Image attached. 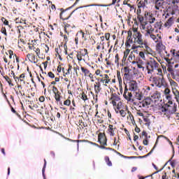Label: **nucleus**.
<instances>
[{
  "label": "nucleus",
  "instance_id": "34",
  "mask_svg": "<svg viewBox=\"0 0 179 179\" xmlns=\"http://www.w3.org/2000/svg\"><path fill=\"white\" fill-rule=\"evenodd\" d=\"M143 45H144L145 48V50L148 53L150 54V52H152V48H150V47H149V45H148V43L145 41L144 42V44H143Z\"/></svg>",
  "mask_w": 179,
  "mask_h": 179
},
{
  "label": "nucleus",
  "instance_id": "47",
  "mask_svg": "<svg viewBox=\"0 0 179 179\" xmlns=\"http://www.w3.org/2000/svg\"><path fill=\"white\" fill-rule=\"evenodd\" d=\"M115 64L120 65V55L118 54H116L115 56Z\"/></svg>",
  "mask_w": 179,
  "mask_h": 179
},
{
  "label": "nucleus",
  "instance_id": "48",
  "mask_svg": "<svg viewBox=\"0 0 179 179\" xmlns=\"http://www.w3.org/2000/svg\"><path fill=\"white\" fill-rule=\"evenodd\" d=\"M27 57L28 58L29 61H30V62H33V58H34V55L28 53L27 55Z\"/></svg>",
  "mask_w": 179,
  "mask_h": 179
},
{
  "label": "nucleus",
  "instance_id": "37",
  "mask_svg": "<svg viewBox=\"0 0 179 179\" xmlns=\"http://www.w3.org/2000/svg\"><path fill=\"white\" fill-rule=\"evenodd\" d=\"M77 36H78V37H82V38H83L84 40H87L85 32H83V31L82 30L78 31Z\"/></svg>",
  "mask_w": 179,
  "mask_h": 179
},
{
  "label": "nucleus",
  "instance_id": "49",
  "mask_svg": "<svg viewBox=\"0 0 179 179\" xmlns=\"http://www.w3.org/2000/svg\"><path fill=\"white\" fill-rule=\"evenodd\" d=\"M137 19H138V22H140V23H143V20H145L143 15H142L141 14L137 15Z\"/></svg>",
  "mask_w": 179,
  "mask_h": 179
},
{
  "label": "nucleus",
  "instance_id": "9",
  "mask_svg": "<svg viewBox=\"0 0 179 179\" xmlns=\"http://www.w3.org/2000/svg\"><path fill=\"white\" fill-rule=\"evenodd\" d=\"M146 68L148 69V73H152L153 71H155L159 68V63L153 58H150V60L146 63Z\"/></svg>",
  "mask_w": 179,
  "mask_h": 179
},
{
  "label": "nucleus",
  "instance_id": "13",
  "mask_svg": "<svg viewBox=\"0 0 179 179\" xmlns=\"http://www.w3.org/2000/svg\"><path fill=\"white\" fill-rule=\"evenodd\" d=\"M151 99L150 100H152L155 103H157V101H162V95L157 90H154L152 94L150 96Z\"/></svg>",
  "mask_w": 179,
  "mask_h": 179
},
{
  "label": "nucleus",
  "instance_id": "21",
  "mask_svg": "<svg viewBox=\"0 0 179 179\" xmlns=\"http://www.w3.org/2000/svg\"><path fill=\"white\" fill-rule=\"evenodd\" d=\"M82 8H86V6L84 7L83 6L78 7L76 8L74 10L71 11V13H73V15H74L76 17L83 15V10H82Z\"/></svg>",
  "mask_w": 179,
  "mask_h": 179
},
{
  "label": "nucleus",
  "instance_id": "24",
  "mask_svg": "<svg viewBox=\"0 0 179 179\" xmlns=\"http://www.w3.org/2000/svg\"><path fill=\"white\" fill-rule=\"evenodd\" d=\"M94 92L96 94H99L101 92V83L100 81L95 82L94 85Z\"/></svg>",
  "mask_w": 179,
  "mask_h": 179
},
{
  "label": "nucleus",
  "instance_id": "32",
  "mask_svg": "<svg viewBox=\"0 0 179 179\" xmlns=\"http://www.w3.org/2000/svg\"><path fill=\"white\" fill-rule=\"evenodd\" d=\"M143 65H145V63L142 60L137 62V68H138V69H143V71H144L145 67H143Z\"/></svg>",
  "mask_w": 179,
  "mask_h": 179
},
{
  "label": "nucleus",
  "instance_id": "56",
  "mask_svg": "<svg viewBox=\"0 0 179 179\" xmlns=\"http://www.w3.org/2000/svg\"><path fill=\"white\" fill-rule=\"evenodd\" d=\"M33 50L36 52L37 57H39L40 56V48H36V47H34Z\"/></svg>",
  "mask_w": 179,
  "mask_h": 179
},
{
  "label": "nucleus",
  "instance_id": "61",
  "mask_svg": "<svg viewBox=\"0 0 179 179\" xmlns=\"http://www.w3.org/2000/svg\"><path fill=\"white\" fill-rule=\"evenodd\" d=\"M52 92L54 93V94H57V93H59V91L58 90V88H57V87L53 86L52 87Z\"/></svg>",
  "mask_w": 179,
  "mask_h": 179
},
{
  "label": "nucleus",
  "instance_id": "39",
  "mask_svg": "<svg viewBox=\"0 0 179 179\" xmlns=\"http://www.w3.org/2000/svg\"><path fill=\"white\" fill-rule=\"evenodd\" d=\"M170 15H176V11L171 8H170L169 10L168 9L166 15L165 17L166 19H167V16H170Z\"/></svg>",
  "mask_w": 179,
  "mask_h": 179
},
{
  "label": "nucleus",
  "instance_id": "63",
  "mask_svg": "<svg viewBox=\"0 0 179 179\" xmlns=\"http://www.w3.org/2000/svg\"><path fill=\"white\" fill-rule=\"evenodd\" d=\"M15 93L17 96H19V94H21V96H24V92H22L20 90H15Z\"/></svg>",
  "mask_w": 179,
  "mask_h": 179
},
{
  "label": "nucleus",
  "instance_id": "42",
  "mask_svg": "<svg viewBox=\"0 0 179 179\" xmlns=\"http://www.w3.org/2000/svg\"><path fill=\"white\" fill-rule=\"evenodd\" d=\"M71 71H72V65L69 64V69L66 70V72L64 74H63V76L65 77L66 76V75H70Z\"/></svg>",
  "mask_w": 179,
  "mask_h": 179
},
{
  "label": "nucleus",
  "instance_id": "16",
  "mask_svg": "<svg viewBox=\"0 0 179 179\" xmlns=\"http://www.w3.org/2000/svg\"><path fill=\"white\" fill-rule=\"evenodd\" d=\"M145 18L148 21L150 24H152V23H155L156 22V18L153 17V14L145 12L144 14Z\"/></svg>",
  "mask_w": 179,
  "mask_h": 179
},
{
  "label": "nucleus",
  "instance_id": "14",
  "mask_svg": "<svg viewBox=\"0 0 179 179\" xmlns=\"http://www.w3.org/2000/svg\"><path fill=\"white\" fill-rule=\"evenodd\" d=\"M98 142L101 145V146H107V137L106 134L99 133L98 135Z\"/></svg>",
  "mask_w": 179,
  "mask_h": 179
},
{
  "label": "nucleus",
  "instance_id": "57",
  "mask_svg": "<svg viewBox=\"0 0 179 179\" xmlns=\"http://www.w3.org/2000/svg\"><path fill=\"white\" fill-rule=\"evenodd\" d=\"M24 77H25L24 73H22L20 76V80L21 83H24Z\"/></svg>",
  "mask_w": 179,
  "mask_h": 179
},
{
  "label": "nucleus",
  "instance_id": "60",
  "mask_svg": "<svg viewBox=\"0 0 179 179\" xmlns=\"http://www.w3.org/2000/svg\"><path fill=\"white\" fill-rule=\"evenodd\" d=\"M48 76H49V78H50L51 79H54V78H55V75L54 74V73H52V71L48 72Z\"/></svg>",
  "mask_w": 179,
  "mask_h": 179
},
{
  "label": "nucleus",
  "instance_id": "44",
  "mask_svg": "<svg viewBox=\"0 0 179 179\" xmlns=\"http://www.w3.org/2000/svg\"><path fill=\"white\" fill-rule=\"evenodd\" d=\"M105 162L108 164V166H109V167H111V166H113V163L110 160V157H105Z\"/></svg>",
  "mask_w": 179,
  "mask_h": 179
},
{
  "label": "nucleus",
  "instance_id": "15",
  "mask_svg": "<svg viewBox=\"0 0 179 179\" xmlns=\"http://www.w3.org/2000/svg\"><path fill=\"white\" fill-rule=\"evenodd\" d=\"M129 88L128 90L131 92H136L138 90V83L136 81L131 80H129Z\"/></svg>",
  "mask_w": 179,
  "mask_h": 179
},
{
  "label": "nucleus",
  "instance_id": "62",
  "mask_svg": "<svg viewBox=\"0 0 179 179\" xmlns=\"http://www.w3.org/2000/svg\"><path fill=\"white\" fill-rule=\"evenodd\" d=\"M139 57H141V58H142V59H146V57L145 56V52H142V51L139 52Z\"/></svg>",
  "mask_w": 179,
  "mask_h": 179
},
{
  "label": "nucleus",
  "instance_id": "19",
  "mask_svg": "<svg viewBox=\"0 0 179 179\" xmlns=\"http://www.w3.org/2000/svg\"><path fill=\"white\" fill-rule=\"evenodd\" d=\"M164 0H156L155 2V8L157 10L164 9Z\"/></svg>",
  "mask_w": 179,
  "mask_h": 179
},
{
  "label": "nucleus",
  "instance_id": "6",
  "mask_svg": "<svg viewBox=\"0 0 179 179\" xmlns=\"http://www.w3.org/2000/svg\"><path fill=\"white\" fill-rule=\"evenodd\" d=\"M76 57L78 62L83 61V62H86V61L89 60V52H87V49L83 48L80 49L76 51Z\"/></svg>",
  "mask_w": 179,
  "mask_h": 179
},
{
  "label": "nucleus",
  "instance_id": "52",
  "mask_svg": "<svg viewBox=\"0 0 179 179\" xmlns=\"http://www.w3.org/2000/svg\"><path fill=\"white\" fill-rule=\"evenodd\" d=\"M128 54H129V49L126 50L124 52V57L122 61H125L127 59V57H128Z\"/></svg>",
  "mask_w": 179,
  "mask_h": 179
},
{
  "label": "nucleus",
  "instance_id": "2",
  "mask_svg": "<svg viewBox=\"0 0 179 179\" xmlns=\"http://www.w3.org/2000/svg\"><path fill=\"white\" fill-rule=\"evenodd\" d=\"M145 36L148 37V38H150V40L157 43L156 48L159 54H162V52H165L167 54L166 46L163 45V42H162V35L159 34H155V28H153L152 25H148L147 27Z\"/></svg>",
  "mask_w": 179,
  "mask_h": 179
},
{
  "label": "nucleus",
  "instance_id": "64",
  "mask_svg": "<svg viewBox=\"0 0 179 179\" xmlns=\"http://www.w3.org/2000/svg\"><path fill=\"white\" fill-rule=\"evenodd\" d=\"M64 106H71V100L70 99H66V101H64Z\"/></svg>",
  "mask_w": 179,
  "mask_h": 179
},
{
  "label": "nucleus",
  "instance_id": "17",
  "mask_svg": "<svg viewBox=\"0 0 179 179\" xmlns=\"http://www.w3.org/2000/svg\"><path fill=\"white\" fill-rule=\"evenodd\" d=\"M64 31L66 34H69L71 31V29H75L76 26L73 23L69 24V22H64Z\"/></svg>",
  "mask_w": 179,
  "mask_h": 179
},
{
  "label": "nucleus",
  "instance_id": "41",
  "mask_svg": "<svg viewBox=\"0 0 179 179\" xmlns=\"http://www.w3.org/2000/svg\"><path fill=\"white\" fill-rule=\"evenodd\" d=\"M15 23H24V24H27L26 20H23L19 17L15 19Z\"/></svg>",
  "mask_w": 179,
  "mask_h": 179
},
{
  "label": "nucleus",
  "instance_id": "4",
  "mask_svg": "<svg viewBox=\"0 0 179 179\" xmlns=\"http://www.w3.org/2000/svg\"><path fill=\"white\" fill-rule=\"evenodd\" d=\"M134 104L136 106L135 109L137 111V115L143 117V113H142V111H143V108H149V106L152 104V101L150 100V98H146L141 101L134 102Z\"/></svg>",
  "mask_w": 179,
  "mask_h": 179
},
{
  "label": "nucleus",
  "instance_id": "40",
  "mask_svg": "<svg viewBox=\"0 0 179 179\" xmlns=\"http://www.w3.org/2000/svg\"><path fill=\"white\" fill-rule=\"evenodd\" d=\"M6 82L8 83L9 86H13V83H12V80H10V78L8 76H3Z\"/></svg>",
  "mask_w": 179,
  "mask_h": 179
},
{
  "label": "nucleus",
  "instance_id": "27",
  "mask_svg": "<svg viewBox=\"0 0 179 179\" xmlns=\"http://www.w3.org/2000/svg\"><path fill=\"white\" fill-rule=\"evenodd\" d=\"M143 90L144 94H145V96H150L152 92L155 91L153 89H152V87L148 85L144 87Z\"/></svg>",
  "mask_w": 179,
  "mask_h": 179
},
{
  "label": "nucleus",
  "instance_id": "50",
  "mask_svg": "<svg viewBox=\"0 0 179 179\" xmlns=\"http://www.w3.org/2000/svg\"><path fill=\"white\" fill-rule=\"evenodd\" d=\"M144 122H145V125H147L148 127H150V119H149L148 117H145L143 119Z\"/></svg>",
  "mask_w": 179,
  "mask_h": 179
},
{
  "label": "nucleus",
  "instance_id": "35",
  "mask_svg": "<svg viewBox=\"0 0 179 179\" xmlns=\"http://www.w3.org/2000/svg\"><path fill=\"white\" fill-rule=\"evenodd\" d=\"M1 22L5 24V26H8L10 29H12V25L9 24V21H8L6 18L2 17Z\"/></svg>",
  "mask_w": 179,
  "mask_h": 179
},
{
  "label": "nucleus",
  "instance_id": "45",
  "mask_svg": "<svg viewBox=\"0 0 179 179\" xmlns=\"http://www.w3.org/2000/svg\"><path fill=\"white\" fill-rule=\"evenodd\" d=\"M42 47L45 50V53L48 54V52L50 51V47H48V45L43 43L42 44Z\"/></svg>",
  "mask_w": 179,
  "mask_h": 179
},
{
  "label": "nucleus",
  "instance_id": "29",
  "mask_svg": "<svg viewBox=\"0 0 179 179\" xmlns=\"http://www.w3.org/2000/svg\"><path fill=\"white\" fill-rule=\"evenodd\" d=\"M154 27H155V29H157V30H162V28L163 27V22H162V21L157 22L154 24Z\"/></svg>",
  "mask_w": 179,
  "mask_h": 179
},
{
  "label": "nucleus",
  "instance_id": "36",
  "mask_svg": "<svg viewBox=\"0 0 179 179\" xmlns=\"http://www.w3.org/2000/svg\"><path fill=\"white\" fill-rule=\"evenodd\" d=\"M118 113L124 118V117L127 115V110H125V108H123V109H120V110H118Z\"/></svg>",
  "mask_w": 179,
  "mask_h": 179
},
{
  "label": "nucleus",
  "instance_id": "30",
  "mask_svg": "<svg viewBox=\"0 0 179 179\" xmlns=\"http://www.w3.org/2000/svg\"><path fill=\"white\" fill-rule=\"evenodd\" d=\"M134 96L137 100H142L143 99V94L139 91L135 92Z\"/></svg>",
  "mask_w": 179,
  "mask_h": 179
},
{
  "label": "nucleus",
  "instance_id": "38",
  "mask_svg": "<svg viewBox=\"0 0 179 179\" xmlns=\"http://www.w3.org/2000/svg\"><path fill=\"white\" fill-rule=\"evenodd\" d=\"M80 95L81 96L80 99H82L83 101L89 100V98H87V95L86 94V93H85V92H83Z\"/></svg>",
  "mask_w": 179,
  "mask_h": 179
},
{
  "label": "nucleus",
  "instance_id": "53",
  "mask_svg": "<svg viewBox=\"0 0 179 179\" xmlns=\"http://www.w3.org/2000/svg\"><path fill=\"white\" fill-rule=\"evenodd\" d=\"M132 19V15H131V13H129L127 18H126V20L128 23V24H129L131 23V20Z\"/></svg>",
  "mask_w": 179,
  "mask_h": 179
},
{
  "label": "nucleus",
  "instance_id": "22",
  "mask_svg": "<svg viewBox=\"0 0 179 179\" xmlns=\"http://www.w3.org/2000/svg\"><path fill=\"white\" fill-rule=\"evenodd\" d=\"M173 24H174V16H172V17H169L167 20V21L165 22L164 26L165 27H166L167 29H170V27H172Z\"/></svg>",
  "mask_w": 179,
  "mask_h": 179
},
{
  "label": "nucleus",
  "instance_id": "3",
  "mask_svg": "<svg viewBox=\"0 0 179 179\" xmlns=\"http://www.w3.org/2000/svg\"><path fill=\"white\" fill-rule=\"evenodd\" d=\"M169 104H164L159 108V111L162 113V115L166 118H170L171 115L177 111V105L176 103H173V101H169Z\"/></svg>",
  "mask_w": 179,
  "mask_h": 179
},
{
  "label": "nucleus",
  "instance_id": "28",
  "mask_svg": "<svg viewBox=\"0 0 179 179\" xmlns=\"http://www.w3.org/2000/svg\"><path fill=\"white\" fill-rule=\"evenodd\" d=\"M142 136H145V138L143 141V145H145V146H148L149 141H148V133L146 132V131L144 130L142 131Z\"/></svg>",
  "mask_w": 179,
  "mask_h": 179
},
{
  "label": "nucleus",
  "instance_id": "25",
  "mask_svg": "<svg viewBox=\"0 0 179 179\" xmlns=\"http://www.w3.org/2000/svg\"><path fill=\"white\" fill-rule=\"evenodd\" d=\"M113 107L116 114H118V111L124 108V104L121 101H119L117 103H116V106Z\"/></svg>",
  "mask_w": 179,
  "mask_h": 179
},
{
  "label": "nucleus",
  "instance_id": "59",
  "mask_svg": "<svg viewBox=\"0 0 179 179\" xmlns=\"http://www.w3.org/2000/svg\"><path fill=\"white\" fill-rule=\"evenodd\" d=\"M1 33H2V34H4V36H8V33L6 32V28L2 27V28L1 29Z\"/></svg>",
  "mask_w": 179,
  "mask_h": 179
},
{
  "label": "nucleus",
  "instance_id": "5",
  "mask_svg": "<svg viewBox=\"0 0 179 179\" xmlns=\"http://www.w3.org/2000/svg\"><path fill=\"white\" fill-rule=\"evenodd\" d=\"M78 2H79V0H76V2L70 7L64 9V8H60V19L63 21L65 20H69V18L71 17V16H72V15H73V13L69 12L70 9H72V8H73V6H76V3H78Z\"/></svg>",
  "mask_w": 179,
  "mask_h": 179
},
{
  "label": "nucleus",
  "instance_id": "7",
  "mask_svg": "<svg viewBox=\"0 0 179 179\" xmlns=\"http://www.w3.org/2000/svg\"><path fill=\"white\" fill-rule=\"evenodd\" d=\"M150 82L154 83L157 87H162V86H167V83H166V80L163 76H156V77H150Z\"/></svg>",
  "mask_w": 179,
  "mask_h": 179
},
{
  "label": "nucleus",
  "instance_id": "33",
  "mask_svg": "<svg viewBox=\"0 0 179 179\" xmlns=\"http://www.w3.org/2000/svg\"><path fill=\"white\" fill-rule=\"evenodd\" d=\"M54 94H55V100H56L57 103H59V101H61V97H62L61 96V92H57V93Z\"/></svg>",
  "mask_w": 179,
  "mask_h": 179
},
{
  "label": "nucleus",
  "instance_id": "43",
  "mask_svg": "<svg viewBox=\"0 0 179 179\" xmlns=\"http://www.w3.org/2000/svg\"><path fill=\"white\" fill-rule=\"evenodd\" d=\"M169 83L172 87H177V86H178V84H177L173 79H169Z\"/></svg>",
  "mask_w": 179,
  "mask_h": 179
},
{
  "label": "nucleus",
  "instance_id": "58",
  "mask_svg": "<svg viewBox=\"0 0 179 179\" xmlns=\"http://www.w3.org/2000/svg\"><path fill=\"white\" fill-rule=\"evenodd\" d=\"M134 58H135V55L130 54L128 57L129 62L134 61Z\"/></svg>",
  "mask_w": 179,
  "mask_h": 179
},
{
  "label": "nucleus",
  "instance_id": "55",
  "mask_svg": "<svg viewBox=\"0 0 179 179\" xmlns=\"http://www.w3.org/2000/svg\"><path fill=\"white\" fill-rule=\"evenodd\" d=\"M169 65L167 68V71L168 72H169L171 75H173V73H174V70L173 69V67Z\"/></svg>",
  "mask_w": 179,
  "mask_h": 179
},
{
  "label": "nucleus",
  "instance_id": "23",
  "mask_svg": "<svg viewBox=\"0 0 179 179\" xmlns=\"http://www.w3.org/2000/svg\"><path fill=\"white\" fill-rule=\"evenodd\" d=\"M162 136L164 138V136H158L157 138L155 145H154L153 148L150 151V152L147 155H145V157H148V156L152 155V153H153V150H155V148H156V145H157V142H159V138H162ZM165 138L167 139V141H169V143L171 144V145L173 146V142H171L170 141V139H169L167 137H165Z\"/></svg>",
  "mask_w": 179,
  "mask_h": 179
},
{
  "label": "nucleus",
  "instance_id": "8",
  "mask_svg": "<svg viewBox=\"0 0 179 179\" xmlns=\"http://www.w3.org/2000/svg\"><path fill=\"white\" fill-rule=\"evenodd\" d=\"M121 73H123V80L128 82L129 80H132L134 79V76L132 75V69L128 66L122 67Z\"/></svg>",
  "mask_w": 179,
  "mask_h": 179
},
{
  "label": "nucleus",
  "instance_id": "10",
  "mask_svg": "<svg viewBox=\"0 0 179 179\" xmlns=\"http://www.w3.org/2000/svg\"><path fill=\"white\" fill-rule=\"evenodd\" d=\"M123 97L127 100V101L132 103L134 101V96L132 95V92H131L130 90H128V85H125L124 90L123 92Z\"/></svg>",
  "mask_w": 179,
  "mask_h": 179
},
{
  "label": "nucleus",
  "instance_id": "11",
  "mask_svg": "<svg viewBox=\"0 0 179 179\" xmlns=\"http://www.w3.org/2000/svg\"><path fill=\"white\" fill-rule=\"evenodd\" d=\"M96 80L102 83L103 86H105L106 87H108V83H111V78H110L108 74H103L101 78H96Z\"/></svg>",
  "mask_w": 179,
  "mask_h": 179
},
{
  "label": "nucleus",
  "instance_id": "18",
  "mask_svg": "<svg viewBox=\"0 0 179 179\" xmlns=\"http://www.w3.org/2000/svg\"><path fill=\"white\" fill-rule=\"evenodd\" d=\"M115 132H117V127L113 124H109L107 129V134L110 135V136H114Z\"/></svg>",
  "mask_w": 179,
  "mask_h": 179
},
{
  "label": "nucleus",
  "instance_id": "46",
  "mask_svg": "<svg viewBox=\"0 0 179 179\" xmlns=\"http://www.w3.org/2000/svg\"><path fill=\"white\" fill-rule=\"evenodd\" d=\"M95 75L101 78V76H103L104 74H103V71H101V70L97 69L95 71Z\"/></svg>",
  "mask_w": 179,
  "mask_h": 179
},
{
  "label": "nucleus",
  "instance_id": "31",
  "mask_svg": "<svg viewBox=\"0 0 179 179\" xmlns=\"http://www.w3.org/2000/svg\"><path fill=\"white\" fill-rule=\"evenodd\" d=\"M81 71L83 73L84 76H87V75H89L90 71L87 69H86V67H83L81 66L80 67Z\"/></svg>",
  "mask_w": 179,
  "mask_h": 179
},
{
  "label": "nucleus",
  "instance_id": "20",
  "mask_svg": "<svg viewBox=\"0 0 179 179\" xmlns=\"http://www.w3.org/2000/svg\"><path fill=\"white\" fill-rule=\"evenodd\" d=\"M117 78L119 83V89L120 92V94H122L123 90H122V78H121V72L117 71Z\"/></svg>",
  "mask_w": 179,
  "mask_h": 179
},
{
  "label": "nucleus",
  "instance_id": "12",
  "mask_svg": "<svg viewBox=\"0 0 179 179\" xmlns=\"http://www.w3.org/2000/svg\"><path fill=\"white\" fill-rule=\"evenodd\" d=\"M121 101V97L120 96V93L112 92L109 101L110 104L115 107L117 106V101L120 102Z\"/></svg>",
  "mask_w": 179,
  "mask_h": 179
},
{
  "label": "nucleus",
  "instance_id": "51",
  "mask_svg": "<svg viewBox=\"0 0 179 179\" xmlns=\"http://www.w3.org/2000/svg\"><path fill=\"white\" fill-rule=\"evenodd\" d=\"M129 115L130 117L131 124L133 125H136V122H135V118L134 117V115H132V113H130Z\"/></svg>",
  "mask_w": 179,
  "mask_h": 179
},
{
  "label": "nucleus",
  "instance_id": "1",
  "mask_svg": "<svg viewBox=\"0 0 179 179\" xmlns=\"http://www.w3.org/2000/svg\"><path fill=\"white\" fill-rule=\"evenodd\" d=\"M127 37L125 43L127 48L131 47V44H133L131 46V50H138V48H143V44L146 42L143 38V34L138 28L133 27L132 31L129 30L127 31Z\"/></svg>",
  "mask_w": 179,
  "mask_h": 179
},
{
  "label": "nucleus",
  "instance_id": "54",
  "mask_svg": "<svg viewBox=\"0 0 179 179\" xmlns=\"http://www.w3.org/2000/svg\"><path fill=\"white\" fill-rule=\"evenodd\" d=\"M164 59H165L166 62H167V64L169 65H171V64H174V62H173V58L169 59L167 57H165Z\"/></svg>",
  "mask_w": 179,
  "mask_h": 179
},
{
  "label": "nucleus",
  "instance_id": "26",
  "mask_svg": "<svg viewBox=\"0 0 179 179\" xmlns=\"http://www.w3.org/2000/svg\"><path fill=\"white\" fill-rule=\"evenodd\" d=\"M171 52L173 55V59H175L176 62L179 64V50H171Z\"/></svg>",
  "mask_w": 179,
  "mask_h": 179
}]
</instances>
